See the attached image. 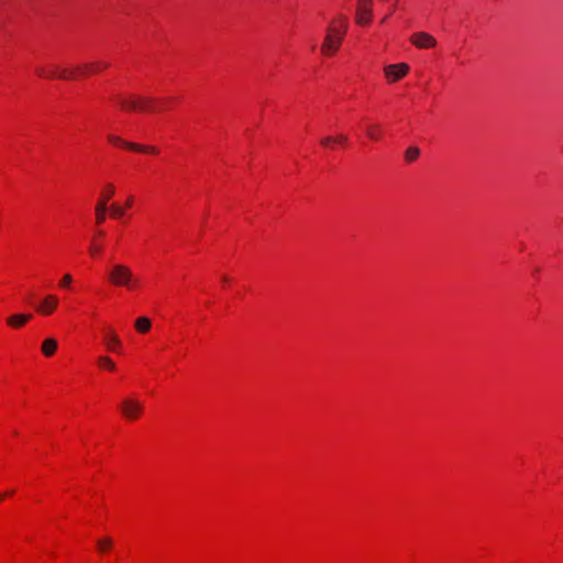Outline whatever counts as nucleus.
Returning a JSON list of instances; mask_svg holds the SVG:
<instances>
[{
    "mask_svg": "<svg viewBox=\"0 0 563 563\" xmlns=\"http://www.w3.org/2000/svg\"><path fill=\"white\" fill-rule=\"evenodd\" d=\"M345 33L346 19L341 16L338 23L332 22L328 26L324 41L321 45V52L327 56L335 54L343 41Z\"/></svg>",
    "mask_w": 563,
    "mask_h": 563,
    "instance_id": "nucleus-1",
    "label": "nucleus"
},
{
    "mask_svg": "<svg viewBox=\"0 0 563 563\" xmlns=\"http://www.w3.org/2000/svg\"><path fill=\"white\" fill-rule=\"evenodd\" d=\"M36 74L42 77L47 78H59V79H75L76 78V70L75 69H67V68H59L57 66H52L48 68L45 67H37Z\"/></svg>",
    "mask_w": 563,
    "mask_h": 563,
    "instance_id": "nucleus-2",
    "label": "nucleus"
},
{
    "mask_svg": "<svg viewBox=\"0 0 563 563\" xmlns=\"http://www.w3.org/2000/svg\"><path fill=\"white\" fill-rule=\"evenodd\" d=\"M110 280L117 286H130L132 273L126 266L115 265L110 272Z\"/></svg>",
    "mask_w": 563,
    "mask_h": 563,
    "instance_id": "nucleus-3",
    "label": "nucleus"
},
{
    "mask_svg": "<svg viewBox=\"0 0 563 563\" xmlns=\"http://www.w3.org/2000/svg\"><path fill=\"white\" fill-rule=\"evenodd\" d=\"M121 411L126 419H137L143 411V402L134 398H125L121 404Z\"/></svg>",
    "mask_w": 563,
    "mask_h": 563,
    "instance_id": "nucleus-4",
    "label": "nucleus"
},
{
    "mask_svg": "<svg viewBox=\"0 0 563 563\" xmlns=\"http://www.w3.org/2000/svg\"><path fill=\"white\" fill-rule=\"evenodd\" d=\"M373 0H358L355 21L358 24L366 25L372 20Z\"/></svg>",
    "mask_w": 563,
    "mask_h": 563,
    "instance_id": "nucleus-5",
    "label": "nucleus"
},
{
    "mask_svg": "<svg viewBox=\"0 0 563 563\" xmlns=\"http://www.w3.org/2000/svg\"><path fill=\"white\" fill-rule=\"evenodd\" d=\"M410 42L418 48H431L437 45V40L427 32H416L410 36Z\"/></svg>",
    "mask_w": 563,
    "mask_h": 563,
    "instance_id": "nucleus-6",
    "label": "nucleus"
},
{
    "mask_svg": "<svg viewBox=\"0 0 563 563\" xmlns=\"http://www.w3.org/2000/svg\"><path fill=\"white\" fill-rule=\"evenodd\" d=\"M384 71L388 80L397 81L407 75L409 66L405 63L388 65L384 68Z\"/></svg>",
    "mask_w": 563,
    "mask_h": 563,
    "instance_id": "nucleus-7",
    "label": "nucleus"
},
{
    "mask_svg": "<svg viewBox=\"0 0 563 563\" xmlns=\"http://www.w3.org/2000/svg\"><path fill=\"white\" fill-rule=\"evenodd\" d=\"M59 299L55 295H47L41 302L35 307L36 311L41 314L48 316L56 309Z\"/></svg>",
    "mask_w": 563,
    "mask_h": 563,
    "instance_id": "nucleus-8",
    "label": "nucleus"
},
{
    "mask_svg": "<svg viewBox=\"0 0 563 563\" xmlns=\"http://www.w3.org/2000/svg\"><path fill=\"white\" fill-rule=\"evenodd\" d=\"M108 66L109 65L107 63H103V62L89 63V64H85V65L78 66L77 68H75L76 77L78 75H87V74H90V73L99 71L101 69L107 68Z\"/></svg>",
    "mask_w": 563,
    "mask_h": 563,
    "instance_id": "nucleus-9",
    "label": "nucleus"
},
{
    "mask_svg": "<svg viewBox=\"0 0 563 563\" xmlns=\"http://www.w3.org/2000/svg\"><path fill=\"white\" fill-rule=\"evenodd\" d=\"M32 318V314H23L18 313L9 317L7 319V323L12 328H21L23 327L30 319Z\"/></svg>",
    "mask_w": 563,
    "mask_h": 563,
    "instance_id": "nucleus-10",
    "label": "nucleus"
},
{
    "mask_svg": "<svg viewBox=\"0 0 563 563\" xmlns=\"http://www.w3.org/2000/svg\"><path fill=\"white\" fill-rule=\"evenodd\" d=\"M114 194H115V188H114L113 184H111V183L106 184L100 192L98 202L109 206V201L113 197Z\"/></svg>",
    "mask_w": 563,
    "mask_h": 563,
    "instance_id": "nucleus-11",
    "label": "nucleus"
},
{
    "mask_svg": "<svg viewBox=\"0 0 563 563\" xmlns=\"http://www.w3.org/2000/svg\"><path fill=\"white\" fill-rule=\"evenodd\" d=\"M108 208H109V206H106L104 203L97 202V205L95 207V219H96L97 225L104 223V221L107 219V212L109 211Z\"/></svg>",
    "mask_w": 563,
    "mask_h": 563,
    "instance_id": "nucleus-12",
    "label": "nucleus"
},
{
    "mask_svg": "<svg viewBox=\"0 0 563 563\" xmlns=\"http://www.w3.org/2000/svg\"><path fill=\"white\" fill-rule=\"evenodd\" d=\"M57 349V341L55 339L48 338L43 341L42 352L45 356H52Z\"/></svg>",
    "mask_w": 563,
    "mask_h": 563,
    "instance_id": "nucleus-13",
    "label": "nucleus"
},
{
    "mask_svg": "<svg viewBox=\"0 0 563 563\" xmlns=\"http://www.w3.org/2000/svg\"><path fill=\"white\" fill-rule=\"evenodd\" d=\"M110 217L114 220H121L125 216V208L117 202L109 205Z\"/></svg>",
    "mask_w": 563,
    "mask_h": 563,
    "instance_id": "nucleus-14",
    "label": "nucleus"
},
{
    "mask_svg": "<svg viewBox=\"0 0 563 563\" xmlns=\"http://www.w3.org/2000/svg\"><path fill=\"white\" fill-rule=\"evenodd\" d=\"M104 343L107 345V347L110 350V351H117V349L121 345V341L120 339L118 338V335L113 332H110L106 339H104Z\"/></svg>",
    "mask_w": 563,
    "mask_h": 563,
    "instance_id": "nucleus-15",
    "label": "nucleus"
},
{
    "mask_svg": "<svg viewBox=\"0 0 563 563\" xmlns=\"http://www.w3.org/2000/svg\"><path fill=\"white\" fill-rule=\"evenodd\" d=\"M124 147H126L129 150L142 152V153H152V154L157 153V148L154 146H143V145H140L136 143H124Z\"/></svg>",
    "mask_w": 563,
    "mask_h": 563,
    "instance_id": "nucleus-16",
    "label": "nucleus"
},
{
    "mask_svg": "<svg viewBox=\"0 0 563 563\" xmlns=\"http://www.w3.org/2000/svg\"><path fill=\"white\" fill-rule=\"evenodd\" d=\"M366 135L368 139L373 141H377L380 139L382 129L379 124H371L366 128Z\"/></svg>",
    "mask_w": 563,
    "mask_h": 563,
    "instance_id": "nucleus-17",
    "label": "nucleus"
},
{
    "mask_svg": "<svg viewBox=\"0 0 563 563\" xmlns=\"http://www.w3.org/2000/svg\"><path fill=\"white\" fill-rule=\"evenodd\" d=\"M135 328L139 332L145 333L151 329V320L146 317H141L136 319Z\"/></svg>",
    "mask_w": 563,
    "mask_h": 563,
    "instance_id": "nucleus-18",
    "label": "nucleus"
},
{
    "mask_svg": "<svg viewBox=\"0 0 563 563\" xmlns=\"http://www.w3.org/2000/svg\"><path fill=\"white\" fill-rule=\"evenodd\" d=\"M155 102H156V100L153 98H139V109L155 111L156 110V108L154 107Z\"/></svg>",
    "mask_w": 563,
    "mask_h": 563,
    "instance_id": "nucleus-19",
    "label": "nucleus"
},
{
    "mask_svg": "<svg viewBox=\"0 0 563 563\" xmlns=\"http://www.w3.org/2000/svg\"><path fill=\"white\" fill-rule=\"evenodd\" d=\"M420 155V150L417 146H410L405 152V158L407 162H415Z\"/></svg>",
    "mask_w": 563,
    "mask_h": 563,
    "instance_id": "nucleus-20",
    "label": "nucleus"
},
{
    "mask_svg": "<svg viewBox=\"0 0 563 563\" xmlns=\"http://www.w3.org/2000/svg\"><path fill=\"white\" fill-rule=\"evenodd\" d=\"M122 109L136 110L139 109V99H121L119 101Z\"/></svg>",
    "mask_w": 563,
    "mask_h": 563,
    "instance_id": "nucleus-21",
    "label": "nucleus"
},
{
    "mask_svg": "<svg viewBox=\"0 0 563 563\" xmlns=\"http://www.w3.org/2000/svg\"><path fill=\"white\" fill-rule=\"evenodd\" d=\"M98 363L101 367L107 368L109 371H114L115 364L109 356H100L98 358Z\"/></svg>",
    "mask_w": 563,
    "mask_h": 563,
    "instance_id": "nucleus-22",
    "label": "nucleus"
},
{
    "mask_svg": "<svg viewBox=\"0 0 563 563\" xmlns=\"http://www.w3.org/2000/svg\"><path fill=\"white\" fill-rule=\"evenodd\" d=\"M97 545H98L99 551L103 552V551L108 550L109 548H111L112 540L109 537L103 538L101 540H98Z\"/></svg>",
    "mask_w": 563,
    "mask_h": 563,
    "instance_id": "nucleus-23",
    "label": "nucleus"
},
{
    "mask_svg": "<svg viewBox=\"0 0 563 563\" xmlns=\"http://www.w3.org/2000/svg\"><path fill=\"white\" fill-rule=\"evenodd\" d=\"M320 143L324 147H331L334 144V137L333 136L322 137Z\"/></svg>",
    "mask_w": 563,
    "mask_h": 563,
    "instance_id": "nucleus-24",
    "label": "nucleus"
},
{
    "mask_svg": "<svg viewBox=\"0 0 563 563\" xmlns=\"http://www.w3.org/2000/svg\"><path fill=\"white\" fill-rule=\"evenodd\" d=\"M333 137H334V144L344 145L349 141L347 136L344 134H340V135L333 136Z\"/></svg>",
    "mask_w": 563,
    "mask_h": 563,
    "instance_id": "nucleus-25",
    "label": "nucleus"
},
{
    "mask_svg": "<svg viewBox=\"0 0 563 563\" xmlns=\"http://www.w3.org/2000/svg\"><path fill=\"white\" fill-rule=\"evenodd\" d=\"M109 142L113 144H121L124 146V143H128L126 141L121 140L119 136L115 135H109L108 136Z\"/></svg>",
    "mask_w": 563,
    "mask_h": 563,
    "instance_id": "nucleus-26",
    "label": "nucleus"
},
{
    "mask_svg": "<svg viewBox=\"0 0 563 563\" xmlns=\"http://www.w3.org/2000/svg\"><path fill=\"white\" fill-rule=\"evenodd\" d=\"M70 283H71V276L67 274L60 280V286L67 287Z\"/></svg>",
    "mask_w": 563,
    "mask_h": 563,
    "instance_id": "nucleus-27",
    "label": "nucleus"
},
{
    "mask_svg": "<svg viewBox=\"0 0 563 563\" xmlns=\"http://www.w3.org/2000/svg\"><path fill=\"white\" fill-rule=\"evenodd\" d=\"M132 205H133V198H132V197H129V198L126 199V201H125V207H126V208H130V207H132Z\"/></svg>",
    "mask_w": 563,
    "mask_h": 563,
    "instance_id": "nucleus-28",
    "label": "nucleus"
},
{
    "mask_svg": "<svg viewBox=\"0 0 563 563\" xmlns=\"http://www.w3.org/2000/svg\"><path fill=\"white\" fill-rule=\"evenodd\" d=\"M5 494H0V501L4 498Z\"/></svg>",
    "mask_w": 563,
    "mask_h": 563,
    "instance_id": "nucleus-29",
    "label": "nucleus"
},
{
    "mask_svg": "<svg viewBox=\"0 0 563 563\" xmlns=\"http://www.w3.org/2000/svg\"><path fill=\"white\" fill-rule=\"evenodd\" d=\"M387 20V16L382 18V22L384 23Z\"/></svg>",
    "mask_w": 563,
    "mask_h": 563,
    "instance_id": "nucleus-30",
    "label": "nucleus"
}]
</instances>
